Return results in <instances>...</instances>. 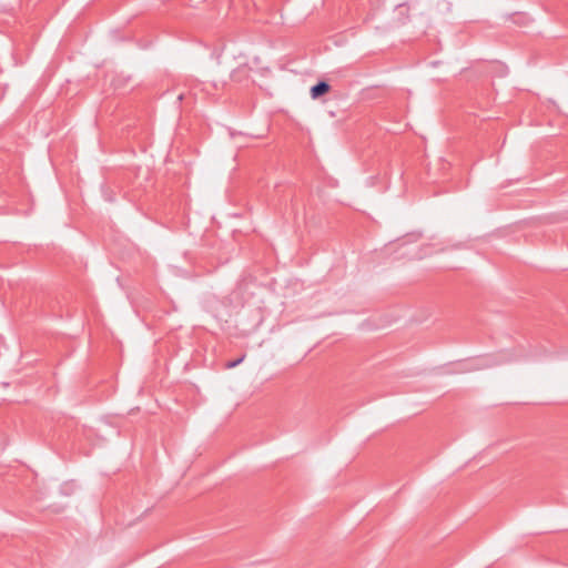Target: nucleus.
I'll list each match as a JSON object with an SVG mask.
<instances>
[{
  "label": "nucleus",
  "instance_id": "obj_1",
  "mask_svg": "<svg viewBox=\"0 0 568 568\" xmlns=\"http://www.w3.org/2000/svg\"><path fill=\"white\" fill-rule=\"evenodd\" d=\"M331 89V85L326 81H318L311 88V97L313 99H318L320 97L326 94Z\"/></svg>",
  "mask_w": 568,
  "mask_h": 568
},
{
  "label": "nucleus",
  "instance_id": "obj_2",
  "mask_svg": "<svg viewBox=\"0 0 568 568\" xmlns=\"http://www.w3.org/2000/svg\"><path fill=\"white\" fill-rule=\"evenodd\" d=\"M245 358V354H243L241 357L234 359V361H229L225 363V368L227 369H231V368H234L236 367L237 365H240Z\"/></svg>",
  "mask_w": 568,
  "mask_h": 568
}]
</instances>
